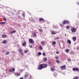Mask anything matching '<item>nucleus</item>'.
<instances>
[{
    "label": "nucleus",
    "instance_id": "nucleus-1",
    "mask_svg": "<svg viewBox=\"0 0 79 79\" xmlns=\"http://www.w3.org/2000/svg\"><path fill=\"white\" fill-rule=\"evenodd\" d=\"M24 78L26 79H31V76L28 73H26L25 75Z\"/></svg>",
    "mask_w": 79,
    "mask_h": 79
},
{
    "label": "nucleus",
    "instance_id": "nucleus-2",
    "mask_svg": "<svg viewBox=\"0 0 79 79\" xmlns=\"http://www.w3.org/2000/svg\"><path fill=\"white\" fill-rule=\"evenodd\" d=\"M29 43L31 44H34V40L31 39H29Z\"/></svg>",
    "mask_w": 79,
    "mask_h": 79
},
{
    "label": "nucleus",
    "instance_id": "nucleus-3",
    "mask_svg": "<svg viewBox=\"0 0 79 79\" xmlns=\"http://www.w3.org/2000/svg\"><path fill=\"white\" fill-rule=\"evenodd\" d=\"M26 44H27L26 41L24 40V43L22 44V46H23V47H26V46H27V45H26Z\"/></svg>",
    "mask_w": 79,
    "mask_h": 79
},
{
    "label": "nucleus",
    "instance_id": "nucleus-4",
    "mask_svg": "<svg viewBox=\"0 0 79 79\" xmlns=\"http://www.w3.org/2000/svg\"><path fill=\"white\" fill-rule=\"evenodd\" d=\"M41 64L42 65L43 68H47L48 66L47 64Z\"/></svg>",
    "mask_w": 79,
    "mask_h": 79
},
{
    "label": "nucleus",
    "instance_id": "nucleus-5",
    "mask_svg": "<svg viewBox=\"0 0 79 79\" xmlns=\"http://www.w3.org/2000/svg\"><path fill=\"white\" fill-rule=\"evenodd\" d=\"M72 69L73 71H79V69L77 68H74Z\"/></svg>",
    "mask_w": 79,
    "mask_h": 79
},
{
    "label": "nucleus",
    "instance_id": "nucleus-6",
    "mask_svg": "<svg viewBox=\"0 0 79 79\" xmlns=\"http://www.w3.org/2000/svg\"><path fill=\"white\" fill-rule=\"evenodd\" d=\"M66 65H64V66L62 65L60 67V68L61 69H64V70L66 69Z\"/></svg>",
    "mask_w": 79,
    "mask_h": 79
},
{
    "label": "nucleus",
    "instance_id": "nucleus-7",
    "mask_svg": "<svg viewBox=\"0 0 79 79\" xmlns=\"http://www.w3.org/2000/svg\"><path fill=\"white\" fill-rule=\"evenodd\" d=\"M43 68L42 65V64H40L38 66V69H42Z\"/></svg>",
    "mask_w": 79,
    "mask_h": 79
},
{
    "label": "nucleus",
    "instance_id": "nucleus-8",
    "mask_svg": "<svg viewBox=\"0 0 79 79\" xmlns=\"http://www.w3.org/2000/svg\"><path fill=\"white\" fill-rule=\"evenodd\" d=\"M14 74L15 76H16V77H18V76H19L21 75V73L18 72L15 73Z\"/></svg>",
    "mask_w": 79,
    "mask_h": 79
},
{
    "label": "nucleus",
    "instance_id": "nucleus-9",
    "mask_svg": "<svg viewBox=\"0 0 79 79\" xmlns=\"http://www.w3.org/2000/svg\"><path fill=\"white\" fill-rule=\"evenodd\" d=\"M51 33L52 35H55L56 34V32L55 31H51Z\"/></svg>",
    "mask_w": 79,
    "mask_h": 79
},
{
    "label": "nucleus",
    "instance_id": "nucleus-10",
    "mask_svg": "<svg viewBox=\"0 0 79 79\" xmlns=\"http://www.w3.org/2000/svg\"><path fill=\"white\" fill-rule=\"evenodd\" d=\"M71 31L72 32H75L76 31V29L74 28H73L71 29Z\"/></svg>",
    "mask_w": 79,
    "mask_h": 79
},
{
    "label": "nucleus",
    "instance_id": "nucleus-11",
    "mask_svg": "<svg viewBox=\"0 0 79 79\" xmlns=\"http://www.w3.org/2000/svg\"><path fill=\"white\" fill-rule=\"evenodd\" d=\"M7 42V40H4L2 42V43L3 44H6Z\"/></svg>",
    "mask_w": 79,
    "mask_h": 79
},
{
    "label": "nucleus",
    "instance_id": "nucleus-12",
    "mask_svg": "<svg viewBox=\"0 0 79 79\" xmlns=\"http://www.w3.org/2000/svg\"><path fill=\"white\" fill-rule=\"evenodd\" d=\"M39 21H45L44 19L42 18H40L39 19Z\"/></svg>",
    "mask_w": 79,
    "mask_h": 79
},
{
    "label": "nucleus",
    "instance_id": "nucleus-13",
    "mask_svg": "<svg viewBox=\"0 0 79 79\" xmlns=\"http://www.w3.org/2000/svg\"><path fill=\"white\" fill-rule=\"evenodd\" d=\"M2 38H6V35L5 34H3L2 35Z\"/></svg>",
    "mask_w": 79,
    "mask_h": 79
},
{
    "label": "nucleus",
    "instance_id": "nucleus-14",
    "mask_svg": "<svg viewBox=\"0 0 79 79\" xmlns=\"http://www.w3.org/2000/svg\"><path fill=\"white\" fill-rule=\"evenodd\" d=\"M67 42L68 43V44H71V41L69 40H67Z\"/></svg>",
    "mask_w": 79,
    "mask_h": 79
},
{
    "label": "nucleus",
    "instance_id": "nucleus-15",
    "mask_svg": "<svg viewBox=\"0 0 79 79\" xmlns=\"http://www.w3.org/2000/svg\"><path fill=\"white\" fill-rule=\"evenodd\" d=\"M69 51H70V50L68 49H66L65 50V52H66V53H69Z\"/></svg>",
    "mask_w": 79,
    "mask_h": 79
},
{
    "label": "nucleus",
    "instance_id": "nucleus-16",
    "mask_svg": "<svg viewBox=\"0 0 79 79\" xmlns=\"http://www.w3.org/2000/svg\"><path fill=\"white\" fill-rule=\"evenodd\" d=\"M32 34L33 37H37V35L36 34V33H34Z\"/></svg>",
    "mask_w": 79,
    "mask_h": 79
},
{
    "label": "nucleus",
    "instance_id": "nucleus-17",
    "mask_svg": "<svg viewBox=\"0 0 79 79\" xmlns=\"http://www.w3.org/2000/svg\"><path fill=\"white\" fill-rule=\"evenodd\" d=\"M39 49L40 50H42L43 49V48H42V46L40 45L39 47Z\"/></svg>",
    "mask_w": 79,
    "mask_h": 79
},
{
    "label": "nucleus",
    "instance_id": "nucleus-18",
    "mask_svg": "<svg viewBox=\"0 0 79 79\" xmlns=\"http://www.w3.org/2000/svg\"><path fill=\"white\" fill-rule=\"evenodd\" d=\"M43 60H44V61L45 62L47 61V57L44 58Z\"/></svg>",
    "mask_w": 79,
    "mask_h": 79
},
{
    "label": "nucleus",
    "instance_id": "nucleus-19",
    "mask_svg": "<svg viewBox=\"0 0 79 79\" xmlns=\"http://www.w3.org/2000/svg\"><path fill=\"white\" fill-rule=\"evenodd\" d=\"M73 41H76V37H73Z\"/></svg>",
    "mask_w": 79,
    "mask_h": 79
},
{
    "label": "nucleus",
    "instance_id": "nucleus-20",
    "mask_svg": "<svg viewBox=\"0 0 79 79\" xmlns=\"http://www.w3.org/2000/svg\"><path fill=\"white\" fill-rule=\"evenodd\" d=\"M65 21L66 23H68V24H69L70 23V22L69 21V20H65Z\"/></svg>",
    "mask_w": 79,
    "mask_h": 79
},
{
    "label": "nucleus",
    "instance_id": "nucleus-21",
    "mask_svg": "<svg viewBox=\"0 0 79 79\" xmlns=\"http://www.w3.org/2000/svg\"><path fill=\"white\" fill-rule=\"evenodd\" d=\"M16 31H11V32H10V33H11V34H13V33H15V32H16Z\"/></svg>",
    "mask_w": 79,
    "mask_h": 79
},
{
    "label": "nucleus",
    "instance_id": "nucleus-22",
    "mask_svg": "<svg viewBox=\"0 0 79 79\" xmlns=\"http://www.w3.org/2000/svg\"><path fill=\"white\" fill-rule=\"evenodd\" d=\"M66 20H64L62 22V24H66Z\"/></svg>",
    "mask_w": 79,
    "mask_h": 79
},
{
    "label": "nucleus",
    "instance_id": "nucleus-23",
    "mask_svg": "<svg viewBox=\"0 0 79 79\" xmlns=\"http://www.w3.org/2000/svg\"><path fill=\"white\" fill-rule=\"evenodd\" d=\"M5 24V22H0V24Z\"/></svg>",
    "mask_w": 79,
    "mask_h": 79
},
{
    "label": "nucleus",
    "instance_id": "nucleus-24",
    "mask_svg": "<svg viewBox=\"0 0 79 79\" xmlns=\"http://www.w3.org/2000/svg\"><path fill=\"white\" fill-rule=\"evenodd\" d=\"M52 44L53 45H55V44H56V41H53L52 42Z\"/></svg>",
    "mask_w": 79,
    "mask_h": 79
},
{
    "label": "nucleus",
    "instance_id": "nucleus-25",
    "mask_svg": "<svg viewBox=\"0 0 79 79\" xmlns=\"http://www.w3.org/2000/svg\"><path fill=\"white\" fill-rule=\"evenodd\" d=\"M44 44H45V42H44V41L41 42V45H44Z\"/></svg>",
    "mask_w": 79,
    "mask_h": 79
},
{
    "label": "nucleus",
    "instance_id": "nucleus-26",
    "mask_svg": "<svg viewBox=\"0 0 79 79\" xmlns=\"http://www.w3.org/2000/svg\"><path fill=\"white\" fill-rule=\"evenodd\" d=\"M19 52H23V49H22L20 48L19 50Z\"/></svg>",
    "mask_w": 79,
    "mask_h": 79
},
{
    "label": "nucleus",
    "instance_id": "nucleus-27",
    "mask_svg": "<svg viewBox=\"0 0 79 79\" xmlns=\"http://www.w3.org/2000/svg\"><path fill=\"white\" fill-rule=\"evenodd\" d=\"M9 54H10V52H7L6 53V55H9Z\"/></svg>",
    "mask_w": 79,
    "mask_h": 79
},
{
    "label": "nucleus",
    "instance_id": "nucleus-28",
    "mask_svg": "<svg viewBox=\"0 0 79 79\" xmlns=\"http://www.w3.org/2000/svg\"><path fill=\"white\" fill-rule=\"evenodd\" d=\"M22 16L23 17H25V14L24 13H23L22 14Z\"/></svg>",
    "mask_w": 79,
    "mask_h": 79
},
{
    "label": "nucleus",
    "instance_id": "nucleus-29",
    "mask_svg": "<svg viewBox=\"0 0 79 79\" xmlns=\"http://www.w3.org/2000/svg\"><path fill=\"white\" fill-rule=\"evenodd\" d=\"M43 55L44 56H46V54H45V53L44 52H43Z\"/></svg>",
    "mask_w": 79,
    "mask_h": 79
},
{
    "label": "nucleus",
    "instance_id": "nucleus-30",
    "mask_svg": "<svg viewBox=\"0 0 79 79\" xmlns=\"http://www.w3.org/2000/svg\"><path fill=\"white\" fill-rule=\"evenodd\" d=\"M56 62L57 63H60V61H59V60H56Z\"/></svg>",
    "mask_w": 79,
    "mask_h": 79
},
{
    "label": "nucleus",
    "instance_id": "nucleus-31",
    "mask_svg": "<svg viewBox=\"0 0 79 79\" xmlns=\"http://www.w3.org/2000/svg\"><path fill=\"white\" fill-rule=\"evenodd\" d=\"M51 70L52 71H55V69H53L52 68H51Z\"/></svg>",
    "mask_w": 79,
    "mask_h": 79
},
{
    "label": "nucleus",
    "instance_id": "nucleus-32",
    "mask_svg": "<svg viewBox=\"0 0 79 79\" xmlns=\"http://www.w3.org/2000/svg\"><path fill=\"white\" fill-rule=\"evenodd\" d=\"M66 28L68 29H69V26H66Z\"/></svg>",
    "mask_w": 79,
    "mask_h": 79
},
{
    "label": "nucleus",
    "instance_id": "nucleus-33",
    "mask_svg": "<svg viewBox=\"0 0 79 79\" xmlns=\"http://www.w3.org/2000/svg\"><path fill=\"white\" fill-rule=\"evenodd\" d=\"M79 79V77H75L73 79Z\"/></svg>",
    "mask_w": 79,
    "mask_h": 79
},
{
    "label": "nucleus",
    "instance_id": "nucleus-34",
    "mask_svg": "<svg viewBox=\"0 0 79 79\" xmlns=\"http://www.w3.org/2000/svg\"><path fill=\"white\" fill-rule=\"evenodd\" d=\"M12 71H15V68H13L12 69Z\"/></svg>",
    "mask_w": 79,
    "mask_h": 79
},
{
    "label": "nucleus",
    "instance_id": "nucleus-35",
    "mask_svg": "<svg viewBox=\"0 0 79 79\" xmlns=\"http://www.w3.org/2000/svg\"><path fill=\"white\" fill-rule=\"evenodd\" d=\"M29 47H30V48H32V45H30L29 46Z\"/></svg>",
    "mask_w": 79,
    "mask_h": 79
},
{
    "label": "nucleus",
    "instance_id": "nucleus-36",
    "mask_svg": "<svg viewBox=\"0 0 79 79\" xmlns=\"http://www.w3.org/2000/svg\"><path fill=\"white\" fill-rule=\"evenodd\" d=\"M39 31L40 32H43L42 30V29H40Z\"/></svg>",
    "mask_w": 79,
    "mask_h": 79
},
{
    "label": "nucleus",
    "instance_id": "nucleus-37",
    "mask_svg": "<svg viewBox=\"0 0 79 79\" xmlns=\"http://www.w3.org/2000/svg\"><path fill=\"white\" fill-rule=\"evenodd\" d=\"M38 54L39 55H42V53H41V52H38Z\"/></svg>",
    "mask_w": 79,
    "mask_h": 79
},
{
    "label": "nucleus",
    "instance_id": "nucleus-38",
    "mask_svg": "<svg viewBox=\"0 0 79 79\" xmlns=\"http://www.w3.org/2000/svg\"><path fill=\"white\" fill-rule=\"evenodd\" d=\"M3 21H6V19L5 18H3Z\"/></svg>",
    "mask_w": 79,
    "mask_h": 79
},
{
    "label": "nucleus",
    "instance_id": "nucleus-39",
    "mask_svg": "<svg viewBox=\"0 0 79 79\" xmlns=\"http://www.w3.org/2000/svg\"><path fill=\"white\" fill-rule=\"evenodd\" d=\"M21 54V55H24V53H23V51L20 52Z\"/></svg>",
    "mask_w": 79,
    "mask_h": 79
},
{
    "label": "nucleus",
    "instance_id": "nucleus-40",
    "mask_svg": "<svg viewBox=\"0 0 79 79\" xmlns=\"http://www.w3.org/2000/svg\"><path fill=\"white\" fill-rule=\"evenodd\" d=\"M24 52L25 53H27V51L25 50Z\"/></svg>",
    "mask_w": 79,
    "mask_h": 79
},
{
    "label": "nucleus",
    "instance_id": "nucleus-41",
    "mask_svg": "<svg viewBox=\"0 0 79 79\" xmlns=\"http://www.w3.org/2000/svg\"><path fill=\"white\" fill-rule=\"evenodd\" d=\"M56 58L57 60H58V59H59V58H58V56L56 57Z\"/></svg>",
    "mask_w": 79,
    "mask_h": 79
},
{
    "label": "nucleus",
    "instance_id": "nucleus-42",
    "mask_svg": "<svg viewBox=\"0 0 79 79\" xmlns=\"http://www.w3.org/2000/svg\"><path fill=\"white\" fill-rule=\"evenodd\" d=\"M9 72H12V70L11 69H10L9 70Z\"/></svg>",
    "mask_w": 79,
    "mask_h": 79
},
{
    "label": "nucleus",
    "instance_id": "nucleus-43",
    "mask_svg": "<svg viewBox=\"0 0 79 79\" xmlns=\"http://www.w3.org/2000/svg\"><path fill=\"white\" fill-rule=\"evenodd\" d=\"M56 54H58V53H59L58 52L56 51Z\"/></svg>",
    "mask_w": 79,
    "mask_h": 79
},
{
    "label": "nucleus",
    "instance_id": "nucleus-44",
    "mask_svg": "<svg viewBox=\"0 0 79 79\" xmlns=\"http://www.w3.org/2000/svg\"><path fill=\"white\" fill-rule=\"evenodd\" d=\"M22 72H23V71H22V70H20V73H22Z\"/></svg>",
    "mask_w": 79,
    "mask_h": 79
},
{
    "label": "nucleus",
    "instance_id": "nucleus-45",
    "mask_svg": "<svg viewBox=\"0 0 79 79\" xmlns=\"http://www.w3.org/2000/svg\"><path fill=\"white\" fill-rule=\"evenodd\" d=\"M57 39H60V37H58L56 38Z\"/></svg>",
    "mask_w": 79,
    "mask_h": 79
},
{
    "label": "nucleus",
    "instance_id": "nucleus-46",
    "mask_svg": "<svg viewBox=\"0 0 79 79\" xmlns=\"http://www.w3.org/2000/svg\"><path fill=\"white\" fill-rule=\"evenodd\" d=\"M20 79H23V77H21L20 78Z\"/></svg>",
    "mask_w": 79,
    "mask_h": 79
},
{
    "label": "nucleus",
    "instance_id": "nucleus-47",
    "mask_svg": "<svg viewBox=\"0 0 79 79\" xmlns=\"http://www.w3.org/2000/svg\"><path fill=\"white\" fill-rule=\"evenodd\" d=\"M56 38H55V39H54V40H56Z\"/></svg>",
    "mask_w": 79,
    "mask_h": 79
},
{
    "label": "nucleus",
    "instance_id": "nucleus-48",
    "mask_svg": "<svg viewBox=\"0 0 79 79\" xmlns=\"http://www.w3.org/2000/svg\"><path fill=\"white\" fill-rule=\"evenodd\" d=\"M3 53H4V52H5V51H3Z\"/></svg>",
    "mask_w": 79,
    "mask_h": 79
},
{
    "label": "nucleus",
    "instance_id": "nucleus-49",
    "mask_svg": "<svg viewBox=\"0 0 79 79\" xmlns=\"http://www.w3.org/2000/svg\"><path fill=\"white\" fill-rule=\"evenodd\" d=\"M79 49V48H77V50H78V49Z\"/></svg>",
    "mask_w": 79,
    "mask_h": 79
},
{
    "label": "nucleus",
    "instance_id": "nucleus-50",
    "mask_svg": "<svg viewBox=\"0 0 79 79\" xmlns=\"http://www.w3.org/2000/svg\"><path fill=\"white\" fill-rule=\"evenodd\" d=\"M78 5H79V2H78Z\"/></svg>",
    "mask_w": 79,
    "mask_h": 79
}]
</instances>
